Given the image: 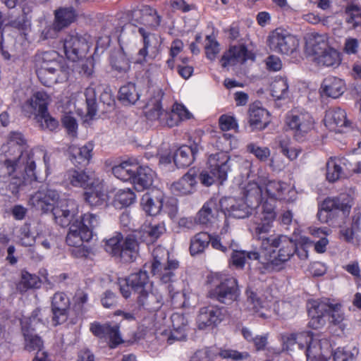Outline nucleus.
<instances>
[{
    "label": "nucleus",
    "instance_id": "1",
    "mask_svg": "<svg viewBox=\"0 0 361 361\" xmlns=\"http://www.w3.org/2000/svg\"><path fill=\"white\" fill-rule=\"evenodd\" d=\"M8 148L6 150L2 145L0 149L4 155V159L0 158V180L8 182V190L16 195L36 180L35 163L31 151L19 150L16 147Z\"/></svg>",
    "mask_w": 361,
    "mask_h": 361
},
{
    "label": "nucleus",
    "instance_id": "2",
    "mask_svg": "<svg viewBox=\"0 0 361 361\" xmlns=\"http://www.w3.org/2000/svg\"><path fill=\"white\" fill-rule=\"evenodd\" d=\"M153 262L151 271L153 276L160 280L162 283L167 284V289L171 302L176 307H186L191 305L185 293H180L177 288L176 271L178 268V262L169 259L168 250L161 247H156L153 251Z\"/></svg>",
    "mask_w": 361,
    "mask_h": 361
},
{
    "label": "nucleus",
    "instance_id": "3",
    "mask_svg": "<svg viewBox=\"0 0 361 361\" xmlns=\"http://www.w3.org/2000/svg\"><path fill=\"white\" fill-rule=\"evenodd\" d=\"M37 75L45 86L63 82L68 78L67 68L63 60L54 51H45L36 56Z\"/></svg>",
    "mask_w": 361,
    "mask_h": 361
},
{
    "label": "nucleus",
    "instance_id": "4",
    "mask_svg": "<svg viewBox=\"0 0 361 361\" xmlns=\"http://www.w3.org/2000/svg\"><path fill=\"white\" fill-rule=\"evenodd\" d=\"M50 102V96L45 91H36L23 104L22 109L26 116H35V121L41 129L53 131L58 128L59 122L47 111V106Z\"/></svg>",
    "mask_w": 361,
    "mask_h": 361
},
{
    "label": "nucleus",
    "instance_id": "5",
    "mask_svg": "<svg viewBox=\"0 0 361 361\" xmlns=\"http://www.w3.org/2000/svg\"><path fill=\"white\" fill-rule=\"evenodd\" d=\"M275 241L262 252V264L267 270L279 268L290 259L296 249L295 242L286 235H278Z\"/></svg>",
    "mask_w": 361,
    "mask_h": 361
},
{
    "label": "nucleus",
    "instance_id": "6",
    "mask_svg": "<svg viewBox=\"0 0 361 361\" xmlns=\"http://www.w3.org/2000/svg\"><path fill=\"white\" fill-rule=\"evenodd\" d=\"M275 216L273 207L264 204L254 217V226L251 229L255 238L261 241V252L270 247L271 243H276L278 235H269Z\"/></svg>",
    "mask_w": 361,
    "mask_h": 361
},
{
    "label": "nucleus",
    "instance_id": "7",
    "mask_svg": "<svg viewBox=\"0 0 361 361\" xmlns=\"http://www.w3.org/2000/svg\"><path fill=\"white\" fill-rule=\"evenodd\" d=\"M97 20L101 23H159L161 17L154 8L142 6L137 9L119 12L116 16L100 14Z\"/></svg>",
    "mask_w": 361,
    "mask_h": 361
},
{
    "label": "nucleus",
    "instance_id": "8",
    "mask_svg": "<svg viewBox=\"0 0 361 361\" xmlns=\"http://www.w3.org/2000/svg\"><path fill=\"white\" fill-rule=\"evenodd\" d=\"M105 250L114 256L120 257L126 262L133 261L138 253L139 245L133 235H128L125 239L121 233L106 241Z\"/></svg>",
    "mask_w": 361,
    "mask_h": 361
},
{
    "label": "nucleus",
    "instance_id": "9",
    "mask_svg": "<svg viewBox=\"0 0 361 361\" xmlns=\"http://www.w3.org/2000/svg\"><path fill=\"white\" fill-rule=\"evenodd\" d=\"M229 161L228 156L224 152L210 155L208 159L209 171H202L200 175L201 183L210 186L217 180H225L230 169Z\"/></svg>",
    "mask_w": 361,
    "mask_h": 361
},
{
    "label": "nucleus",
    "instance_id": "10",
    "mask_svg": "<svg viewBox=\"0 0 361 361\" xmlns=\"http://www.w3.org/2000/svg\"><path fill=\"white\" fill-rule=\"evenodd\" d=\"M268 42L270 49L279 54L296 56L299 52V39L280 28L270 33Z\"/></svg>",
    "mask_w": 361,
    "mask_h": 361
},
{
    "label": "nucleus",
    "instance_id": "11",
    "mask_svg": "<svg viewBox=\"0 0 361 361\" xmlns=\"http://www.w3.org/2000/svg\"><path fill=\"white\" fill-rule=\"evenodd\" d=\"M286 123L297 140H302L314 125V121L308 112L298 110H293L287 115Z\"/></svg>",
    "mask_w": 361,
    "mask_h": 361
},
{
    "label": "nucleus",
    "instance_id": "12",
    "mask_svg": "<svg viewBox=\"0 0 361 361\" xmlns=\"http://www.w3.org/2000/svg\"><path fill=\"white\" fill-rule=\"evenodd\" d=\"M210 297L225 305H231L238 300L240 291L237 281L231 276H224L219 283L209 293Z\"/></svg>",
    "mask_w": 361,
    "mask_h": 361
},
{
    "label": "nucleus",
    "instance_id": "13",
    "mask_svg": "<svg viewBox=\"0 0 361 361\" xmlns=\"http://www.w3.org/2000/svg\"><path fill=\"white\" fill-rule=\"evenodd\" d=\"M307 361H326L331 354V343L324 336H313L309 332V339L305 341Z\"/></svg>",
    "mask_w": 361,
    "mask_h": 361
},
{
    "label": "nucleus",
    "instance_id": "14",
    "mask_svg": "<svg viewBox=\"0 0 361 361\" xmlns=\"http://www.w3.org/2000/svg\"><path fill=\"white\" fill-rule=\"evenodd\" d=\"M90 36L87 34H73L66 37L63 42L66 57L75 61L85 56L90 47Z\"/></svg>",
    "mask_w": 361,
    "mask_h": 361
},
{
    "label": "nucleus",
    "instance_id": "15",
    "mask_svg": "<svg viewBox=\"0 0 361 361\" xmlns=\"http://www.w3.org/2000/svg\"><path fill=\"white\" fill-rule=\"evenodd\" d=\"M59 192L50 187H41L29 199V204L32 207L46 213L51 212L59 202Z\"/></svg>",
    "mask_w": 361,
    "mask_h": 361
},
{
    "label": "nucleus",
    "instance_id": "16",
    "mask_svg": "<svg viewBox=\"0 0 361 361\" xmlns=\"http://www.w3.org/2000/svg\"><path fill=\"white\" fill-rule=\"evenodd\" d=\"M56 224L62 227L71 225L78 214V204L72 199L59 200L51 211Z\"/></svg>",
    "mask_w": 361,
    "mask_h": 361
},
{
    "label": "nucleus",
    "instance_id": "17",
    "mask_svg": "<svg viewBox=\"0 0 361 361\" xmlns=\"http://www.w3.org/2000/svg\"><path fill=\"white\" fill-rule=\"evenodd\" d=\"M255 58L252 52L249 51L243 44H240L232 46L226 51L220 59V63L223 68H229L242 65L247 60L254 61Z\"/></svg>",
    "mask_w": 361,
    "mask_h": 361
},
{
    "label": "nucleus",
    "instance_id": "18",
    "mask_svg": "<svg viewBox=\"0 0 361 361\" xmlns=\"http://www.w3.org/2000/svg\"><path fill=\"white\" fill-rule=\"evenodd\" d=\"M221 208L226 214L236 219L248 217L255 208L243 198L224 197L220 200Z\"/></svg>",
    "mask_w": 361,
    "mask_h": 361
},
{
    "label": "nucleus",
    "instance_id": "19",
    "mask_svg": "<svg viewBox=\"0 0 361 361\" xmlns=\"http://www.w3.org/2000/svg\"><path fill=\"white\" fill-rule=\"evenodd\" d=\"M350 207L338 200L326 199L321 204L317 213L318 219L323 223H328L335 216L344 217L350 212Z\"/></svg>",
    "mask_w": 361,
    "mask_h": 361
},
{
    "label": "nucleus",
    "instance_id": "20",
    "mask_svg": "<svg viewBox=\"0 0 361 361\" xmlns=\"http://www.w3.org/2000/svg\"><path fill=\"white\" fill-rule=\"evenodd\" d=\"M136 302L138 310L140 311L154 312L161 307L164 299L160 290L153 286L137 294Z\"/></svg>",
    "mask_w": 361,
    "mask_h": 361
},
{
    "label": "nucleus",
    "instance_id": "21",
    "mask_svg": "<svg viewBox=\"0 0 361 361\" xmlns=\"http://www.w3.org/2000/svg\"><path fill=\"white\" fill-rule=\"evenodd\" d=\"M319 312H325L331 324L338 326L342 331L345 328V317L340 303H333L329 299H325L317 304Z\"/></svg>",
    "mask_w": 361,
    "mask_h": 361
},
{
    "label": "nucleus",
    "instance_id": "22",
    "mask_svg": "<svg viewBox=\"0 0 361 361\" xmlns=\"http://www.w3.org/2000/svg\"><path fill=\"white\" fill-rule=\"evenodd\" d=\"M222 309L209 305L200 309L197 317V324L200 329L216 326L224 319Z\"/></svg>",
    "mask_w": 361,
    "mask_h": 361
},
{
    "label": "nucleus",
    "instance_id": "23",
    "mask_svg": "<svg viewBox=\"0 0 361 361\" xmlns=\"http://www.w3.org/2000/svg\"><path fill=\"white\" fill-rule=\"evenodd\" d=\"M325 126L332 131L343 133L350 122L346 118V113L339 107L330 108L326 111L324 117Z\"/></svg>",
    "mask_w": 361,
    "mask_h": 361
},
{
    "label": "nucleus",
    "instance_id": "24",
    "mask_svg": "<svg viewBox=\"0 0 361 361\" xmlns=\"http://www.w3.org/2000/svg\"><path fill=\"white\" fill-rule=\"evenodd\" d=\"M173 329L169 334L164 332L163 335L167 336V342L171 344L175 341H183L186 338V331L188 326V319L185 315L180 313H173L171 317Z\"/></svg>",
    "mask_w": 361,
    "mask_h": 361
},
{
    "label": "nucleus",
    "instance_id": "25",
    "mask_svg": "<svg viewBox=\"0 0 361 361\" xmlns=\"http://www.w3.org/2000/svg\"><path fill=\"white\" fill-rule=\"evenodd\" d=\"M305 50L308 55L319 56L329 47V37L326 35L308 33L305 36Z\"/></svg>",
    "mask_w": 361,
    "mask_h": 361
},
{
    "label": "nucleus",
    "instance_id": "26",
    "mask_svg": "<svg viewBox=\"0 0 361 361\" xmlns=\"http://www.w3.org/2000/svg\"><path fill=\"white\" fill-rule=\"evenodd\" d=\"M69 305V299L63 293L54 294L51 301L52 322L54 326L66 321Z\"/></svg>",
    "mask_w": 361,
    "mask_h": 361
},
{
    "label": "nucleus",
    "instance_id": "27",
    "mask_svg": "<svg viewBox=\"0 0 361 361\" xmlns=\"http://www.w3.org/2000/svg\"><path fill=\"white\" fill-rule=\"evenodd\" d=\"M162 93L160 90L154 92V95L148 99L145 105V114L151 121H158L161 124L164 116L166 115L161 106Z\"/></svg>",
    "mask_w": 361,
    "mask_h": 361
},
{
    "label": "nucleus",
    "instance_id": "28",
    "mask_svg": "<svg viewBox=\"0 0 361 361\" xmlns=\"http://www.w3.org/2000/svg\"><path fill=\"white\" fill-rule=\"evenodd\" d=\"M85 189L86 191L84 194L85 200L90 205L99 206L106 201L107 195L102 180L94 179Z\"/></svg>",
    "mask_w": 361,
    "mask_h": 361
},
{
    "label": "nucleus",
    "instance_id": "29",
    "mask_svg": "<svg viewBox=\"0 0 361 361\" xmlns=\"http://www.w3.org/2000/svg\"><path fill=\"white\" fill-rule=\"evenodd\" d=\"M246 309L252 314L262 319L269 317V310L267 303L262 301L257 293L250 289L246 290Z\"/></svg>",
    "mask_w": 361,
    "mask_h": 361
},
{
    "label": "nucleus",
    "instance_id": "30",
    "mask_svg": "<svg viewBox=\"0 0 361 361\" xmlns=\"http://www.w3.org/2000/svg\"><path fill=\"white\" fill-rule=\"evenodd\" d=\"M350 163L344 157L330 158L326 163V178L329 182H334L345 176V171H349Z\"/></svg>",
    "mask_w": 361,
    "mask_h": 361
},
{
    "label": "nucleus",
    "instance_id": "31",
    "mask_svg": "<svg viewBox=\"0 0 361 361\" xmlns=\"http://www.w3.org/2000/svg\"><path fill=\"white\" fill-rule=\"evenodd\" d=\"M219 215V206L216 200L206 202L196 215L199 224L209 226L216 222Z\"/></svg>",
    "mask_w": 361,
    "mask_h": 361
},
{
    "label": "nucleus",
    "instance_id": "32",
    "mask_svg": "<svg viewBox=\"0 0 361 361\" xmlns=\"http://www.w3.org/2000/svg\"><path fill=\"white\" fill-rule=\"evenodd\" d=\"M345 90V82L341 78L333 76L326 78L320 87L322 94L333 99L338 98Z\"/></svg>",
    "mask_w": 361,
    "mask_h": 361
},
{
    "label": "nucleus",
    "instance_id": "33",
    "mask_svg": "<svg viewBox=\"0 0 361 361\" xmlns=\"http://www.w3.org/2000/svg\"><path fill=\"white\" fill-rule=\"evenodd\" d=\"M249 123L253 130H263L269 123V114L257 104L249 107Z\"/></svg>",
    "mask_w": 361,
    "mask_h": 361
},
{
    "label": "nucleus",
    "instance_id": "34",
    "mask_svg": "<svg viewBox=\"0 0 361 361\" xmlns=\"http://www.w3.org/2000/svg\"><path fill=\"white\" fill-rule=\"evenodd\" d=\"M195 177V171L190 169L177 182H175L171 185V191L176 195H185L192 193L195 190L197 184Z\"/></svg>",
    "mask_w": 361,
    "mask_h": 361
},
{
    "label": "nucleus",
    "instance_id": "35",
    "mask_svg": "<svg viewBox=\"0 0 361 361\" xmlns=\"http://www.w3.org/2000/svg\"><path fill=\"white\" fill-rule=\"evenodd\" d=\"M258 179L260 184L265 187V192L269 198L279 200L283 197V191L286 189V185L280 181L269 180L265 173L262 171L258 172Z\"/></svg>",
    "mask_w": 361,
    "mask_h": 361
},
{
    "label": "nucleus",
    "instance_id": "36",
    "mask_svg": "<svg viewBox=\"0 0 361 361\" xmlns=\"http://www.w3.org/2000/svg\"><path fill=\"white\" fill-rule=\"evenodd\" d=\"M199 147L194 143L190 146L183 145L178 148L173 156V161L176 165L180 168L190 166L195 159L198 152Z\"/></svg>",
    "mask_w": 361,
    "mask_h": 361
},
{
    "label": "nucleus",
    "instance_id": "37",
    "mask_svg": "<svg viewBox=\"0 0 361 361\" xmlns=\"http://www.w3.org/2000/svg\"><path fill=\"white\" fill-rule=\"evenodd\" d=\"M91 239V233L89 231H84L76 221L70 225L66 239L69 246L80 247L84 242H88Z\"/></svg>",
    "mask_w": 361,
    "mask_h": 361
},
{
    "label": "nucleus",
    "instance_id": "38",
    "mask_svg": "<svg viewBox=\"0 0 361 361\" xmlns=\"http://www.w3.org/2000/svg\"><path fill=\"white\" fill-rule=\"evenodd\" d=\"M141 204L146 213L155 216L160 212L163 207V195L159 191L147 192L142 196Z\"/></svg>",
    "mask_w": 361,
    "mask_h": 361
},
{
    "label": "nucleus",
    "instance_id": "39",
    "mask_svg": "<svg viewBox=\"0 0 361 361\" xmlns=\"http://www.w3.org/2000/svg\"><path fill=\"white\" fill-rule=\"evenodd\" d=\"M56 23H85L92 20L89 16L77 13L72 7L59 8L54 11Z\"/></svg>",
    "mask_w": 361,
    "mask_h": 361
},
{
    "label": "nucleus",
    "instance_id": "40",
    "mask_svg": "<svg viewBox=\"0 0 361 361\" xmlns=\"http://www.w3.org/2000/svg\"><path fill=\"white\" fill-rule=\"evenodd\" d=\"M155 173L147 166H138L135 171L133 179L135 189L141 191L148 188L152 185Z\"/></svg>",
    "mask_w": 361,
    "mask_h": 361
},
{
    "label": "nucleus",
    "instance_id": "41",
    "mask_svg": "<svg viewBox=\"0 0 361 361\" xmlns=\"http://www.w3.org/2000/svg\"><path fill=\"white\" fill-rule=\"evenodd\" d=\"M92 150L93 145L90 142L81 147L73 145L69 147L71 160L75 165L86 164L92 157Z\"/></svg>",
    "mask_w": 361,
    "mask_h": 361
},
{
    "label": "nucleus",
    "instance_id": "42",
    "mask_svg": "<svg viewBox=\"0 0 361 361\" xmlns=\"http://www.w3.org/2000/svg\"><path fill=\"white\" fill-rule=\"evenodd\" d=\"M243 195L245 201L252 204L255 208L264 199L262 184H260L259 179L257 181H250L243 189Z\"/></svg>",
    "mask_w": 361,
    "mask_h": 361
},
{
    "label": "nucleus",
    "instance_id": "43",
    "mask_svg": "<svg viewBox=\"0 0 361 361\" xmlns=\"http://www.w3.org/2000/svg\"><path fill=\"white\" fill-rule=\"evenodd\" d=\"M127 278L132 290L137 293V295L154 286L152 283L149 281V276L146 271L141 270L131 274Z\"/></svg>",
    "mask_w": 361,
    "mask_h": 361
},
{
    "label": "nucleus",
    "instance_id": "44",
    "mask_svg": "<svg viewBox=\"0 0 361 361\" xmlns=\"http://www.w3.org/2000/svg\"><path fill=\"white\" fill-rule=\"evenodd\" d=\"M316 62L326 67H338L342 61L341 53L336 49L329 47L319 56L315 57Z\"/></svg>",
    "mask_w": 361,
    "mask_h": 361
},
{
    "label": "nucleus",
    "instance_id": "45",
    "mask_svg": "<svg viewBox=\"0 0 361 361\" xmlns=\"http://www.w3.org/2000/svg\"><path fill=\"white\" fill-rule=\"evenodd\" d=\"M64 180L73 186L86 188L90 183L94 180V178L83 171L70 169L66 173Z\"/></svg>",
    "mask_w": 361,
    "mask_h": 361
},
{
    "label": "nucleus",
    "instance_id": "46",
    "mask_svg": "<svg viewBox=\"0 0 361 361\" xmlns=\"http://www.w3.org/2000/svg\"><path fill=\"white\" fill-rule=\"evenodd\" d=\"M247 260H258L262 264V252L234 250L231 255V262L237 268H243Z\"/></svg>",
    "mask_w": 361,
    "mask_h": 361
},
{
    "label": "nucleus",
    "instance_id": "47",
    "mask_svg": "<svg viewBox=\"0 0 361 361\" xmlns=\"http://www.w3.org/2000/svg\"><path fill=\"white\" fill-rule=\"evenodd\" d=\"M137 164L130 161H123L112 168L113 174L123 181L131 180L133 182Z\"/></svg>",
    "mask_w": 361,
    "mask_h": 361
},
{
    "label": "nucleus",
    "instance_id": "48",
    "mask_svg": "<svg viewBox=\"0 0 361 361\" xmlns=\"http://www.w3.org/2000/svg\"><path fill=\"white\" fill-rule=\"evenodd\" d=\"M166 231V226L164 222L154 224H145L141 228L142 233L141 238L144 241L152 243L157 240Z\"/></svg>",
    "mask_w": 361,
    "mask_h": 361
},
{
    "label": "nucleus",
    "instance_id": "49",
    "mask_svg": "<svg viewBox=\"0 0 361 361\" xmlns=\"http://www.w3.org/2000/svg\"><path fill=\"white\" fill-rule=\"evenodd\" d=\"M309 339V332L285 334L282 336L283 348L287 350H293L294 345H298L299 349H305V341Z\"/></svg>",
    "mask_w": 361,
    "mask_h": 361
},
{
    "label": "nucleus",
    "instance_id": "50",
    "mask_svg": "<svg viewBox=\"0 0 361 361\" xmlns=\"http://www.w3.org/2000/svg\"><path fill=\"white\" fill-rule=\"evenodd\" d=\"M140 97L139 91L134 83L129 82L120 88L118 99L125 105L135 104Z\"/></svg>",
    "mask_w": 361,
    "mask_h": 361
},
{
    "label": "nucleus",
    "instance_id": "51",
    "mask_svg": "<svg viewBox=\"0 0 361 361\" xmlns=\"http://www.w3.org/2000/svg\"><path fill=\"white\" fill-rule=\"evenodd\" d=\"M211 241V235L207 232H200L190 240V252L194 256L204 252Z\"/></svg>",
    "mask_w": 361,
    "mask_h": 361
},
{
    "label": "nucleus",
    "instance_id": "52",
    "mask_svg": "<svg viewBox=\"0 0 361 361\" xmlns=\"http://www.w3.org/2000/svg\"><path fill=\"white\" fill-rule=\"evenodd\" d=\"M102 87L97 83L92 82L85 90V95L87 107V115L92 118L97 113L96 98L97 92H100Z\"/></svg>",
    "mask_w": 361,
    "mask_h": 361
},
{
    "label": "nucleus",
    "instance_id": "53",
    "mask_svg": "<svg viewBox=\"0 0 361 361\" xmlns=\"http://www.w3.org/2000/svg\"><path fill=\"white\" fill-rule=\"evenodd\" d=\"M39 284L40 279L37 276L23 270L20 274V279L16 284V288L19 292L25 293L29 289L38 288Z\"/></svg>",
    "mask_w": 361,
    "mask_h": 361
},
{
    "label": "nucleus",
    "instance_id": "54",
    "mask_svg": "<svg viewBox=\"0 0 361 361\" xmlns=\"http://www.w3.org/2000/svg\"><path fill=\"white\" fill-rule=\"evenodd\" d=\"M270 88L271 96L276 99H284L288 95V84L286 78H275Z\"/></svg>",
    "mask_w": 361,
    "mask_h": 361
},
{
    "label": "nucleus",
    "instance_id": "55",
    "mask_svg": "<svg viewBox=\"0 0 361 361\" xmlns=\"http://www.w3.org/2000/svg\"><path fill=\"white\" fill-rule=\"evenodd\" d=\"M274 311L281 319H290L295 315L297 307L290 302L280 301L274 304Z\"/></svg>",
    "mask_w": 361,
    "mask_h": 361
},
{
    "label": "nucleus",
    "instance_id": "56",
    "mask_svg": "<svg viewBox=\"0 0 361 361\" xmlns=\"http://www.w3.org/2000/svg\"><path fill=\"white\" fill-rule=\"evenodd\" d=\"M358 355L355 346L338 347L333 353L334 361H354Z\"/></svg>",
    "mask_w": 361,
    "mask_h": 361
},
{
    "label": "nucleus",
    "instance_id": "57",
    "mask_svg": "<svg viewBox=\"0 0 361 361\" xmlns=\"http://www.w3.org/2000/svg\"><path fill=\"white\" fill-rule=\"evenodd\" d=\"M4 149L8 150V147H16L19 150L31 151L28 149L26 140L23 135L18 132H11L8 135L7 142L4 145Z\"/></svg>",
    "mask_w": 361,
    "mask_h": 361
},
{
    "label": "nucleus",
    "instance_id": "58",
    "mask_svg": "<svg viewBox=\"0 0 361 361\" xmlns=\"http://www.w3.org/2000/svg\"><path fill=\"white\" fill-rule=\"evenodd\" d=\"M75 221L84 231H89L91 233V238L93 236L94 229L100 224L99 216L91 213L85 214L80 221L78 219Z\"/></svg>",
    "mask_w": 361,
    "mask_h": 361
},
{
    "label": "nucleus",
    "instance_id": "59",
    "mask_svg": "<svg viewBox=\"0 0 361 361\" xmlns=\"http://www.w3.org/2000/svg\"><path fill=\"white\" fill-rule=\"evenodd\" d=\"M25 338L24 348L26 350L30 352L40 350L43 346V342L39 336L33 332V331L23 330Z\"/></svg>",
    "mask_w": 361,
    "mask_h": 361
},
{
    "label": "nucleus",
    "instance_id": "60",
    "mask_svg": "<svg viewBox=\"0 0 361 361\" xmlns=\"http://www.w3.org/2000/svg\"><path fill=\"white\" fill-rule=\"evenodd\" d=\"M111 63L113 68L119 73H126L130 68V63L126 56L121 51L114 53L111 56Z\"/></svg>",
    "mask_w": 361,
    "mask_h": 361
},
{
    "label": "nucleus",
    "instance_id": "61",
    "mask_svg": "<svg viewBox=\"0 0 361 361\" xmlns=\"http://www.w3.org/2000/svg\"><path fill=\"white\" fill-rule=\"evenodd\" d=\"M135 195L130 189L120 190L117 192L114 198L116 206L128 207L135 200Z\"/></svg>",
    "mask_w": 361,
    "mask_h": 361
},
{
    "label": "nucleus",
    "instance_id": "62",
    "mask_svg": "<svg viewBox=\"0 0 361 361\" xmlns=\"http://www.w3.org/2000/svg\"><path fill=\"white\" fill-rule=\"evenodd\" d=\"M319 302H314L312 307L309 310V314L311 319L309 322L310 326L313 329H319L323 326L326 323L324 317L326 316L325 312H319L317 310V304Z\"/></svg>",
    "mask_w": 361,
    "mask_h": 361
},
{
    "label": "nucleus",
    "instance_id": "63",
    "mask_svg": "<svg viewBox=\"0 0 361 361\" xmlns=\"http://www.w3.org/2000/svg\"><path fill=\"white\" fill-rule=\"evenodd\" d=\"M206 56L210 61L215 60L220 51L219 44L213 36L207 35L205 44Z\"/></svg>",
    "mask_w": 361,
    "mask_h": 361
},
{
    "label": "nucleus",
    "instance_id": "64",
    "mask_svg": "<svg viewBox=\"0 0 361 361\" xmlns=\"http://www.w3.org/2000/svg\"><path fill=\"white\" fill-rule=\"evenodd\" d=\"M18 238L20 244L23 246H32L35 242V238L31 233L30 226L27 224L20 228Z\"/></svg>",
    "mask_w": 361,
    "mask_h": 361
}]
</instances>
